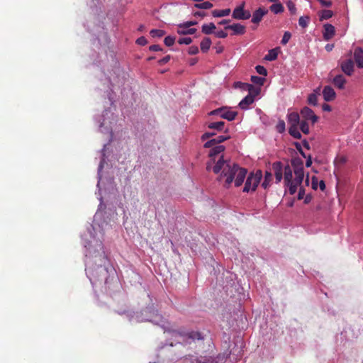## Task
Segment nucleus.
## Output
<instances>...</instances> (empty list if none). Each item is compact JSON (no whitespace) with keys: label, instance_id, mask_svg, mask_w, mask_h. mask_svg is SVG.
<instances>
[{"label":"nucleus","instance_id":"1","mask_svg":"<svg viewBox=\"0 0 363 363\" xmlns=\"http://www.w3.org/2000/svg\"><path fill=\"white\" fill-rule=\"evenodd\" d=\"M213 172L215 174L221 172L220 179L225 178L223 186L225 188H229L233 181L235 186L238 187L242 185L247 173L245 168L240 167L238 164L230 160H224L223 156L213 166Z\"/></svg>","mask_w":363,"mask_h":363},{"label":"nucleus","instance_id":"2","mask_svg":"<svg viewBox=\"0 0 363 363\" xmlns=\"http://www.w3.org/2000/svg\"><path fill=\"white\" fill-rule=\"evenodd\" d=\"M292 169L289 164L284 167V184L289 188V192L294 195L298 186H301L304 178V174H295V178L292 179Z\"/></svg>","mask_w":363,"mask_h":363},{"label":"nucleus","instance_id":"3","mask_svg":"<svg viewBox=\"0 0 363 363\" xmlns=\"http://www.w3.org/2000/svg\"><path fill=\"white\" fill-rule=\"evenodd\" d=\"M262 174L261 171H257L256 173L251 172L246 180L243 192H249L250 190L255 191L259 184Z\"/></svg>","mask_w":363,"mask_h":363},{"label":"nucleus","instance_id":"4","mask_svg":"<svg viewBox=\"0 0 363 363\" xmlns=\"http://www.w3.org/2000/svg\"><path fill=\"white\" fill-rule=\"evenodd\" d=\"M173 335L175 337L179 336L182 338V341L185 344H190V340L194 341L195 340H202L203 337L199 332L197 331H190L188 333H182L177 330L173 331Z\"/></svg>","mask_w":363,"mask_h":363},{"label":"nucleus","instance_id":"5","mask_svg":"<svg viewBox=\"0 0 363 363\" xmlns=\"http://www.w3.org/2000/svg\"><path fill=\"white\" fill-rule=\"evenodd\" d=\"M210 116H220L222 118L229 121H233L238 115V112L233 111L227 107H221L211 111Z\"/></svg>","mask_w":363,"mask_h":363},{"label":"nucleus","instance_id":"6","mask_svg":"<svg viewBox=\"0 0 363 363\" xmlns=\"http://www.w3.org/2000/svg\"><path fill=\"white\" fill-rule=\"evenodd\" d=\"M232 16L237 20H247L250 18L251 14L249 11L244 9V5H240L234 9Z\"/></svg>","mask_w":363,"mask_h":363},{"label":"nucleus","instance_id":"7","mask_svg":"<svg viewBox=\"0 0 363 363\" xmlns=\"http://www.w3.org/2000/svg\"><path fill=\"white\" fill-rule=\"evenodd\" d=\"M272 170L275 175L276 182L279 183L284 174V167L281 162H275L272 164Z\"/></svg>","mask_w":363,"mask_h":363},{"label":"nucleus","instance_id":"8","mask_svg":"<svg viewBox=\"0 0 363 363\" xmlns=\"http://www.w3.org/2000/svg\"><path fill=\"white\" fill-rule=\"evenodd\" d=\"M301 115L305 121H311L313 124L318 121V117L315 115L313 111L307 106H305L301 109Z\"/></svg>","mask_w":363,"mask_h":363},{"label":"nucleus","instance_id":"9","mask_svg":"<svg viewBox=\"0 0 363 363\" xmlns=\"http://www.w3.org/2000/svg\"><path fill=\"white\" fill-rule=\"evenodd\" d=\"M291 166L294 168V174H304L303 162L299 157H294L291 160Z\"/></svg>","mask_w":363,"mask_h":363},{"label":"nucleus","instance_id":"10","mask_svg":"<svg viewBox=\"0 0 363 363\" xmlns=\"http://www.w3.org/2000/svg\"><path fill=\"white\" fill-rule=\"evenodd\" d=\"M230 138V136L228 135H218L208 141H207L203 147L205 148H211V147L216 145H219L220 143L224 142L225 140H228Z\"/></svg>","mask_w":363,"mask_h":363},{"label":"nucleus","instance_id":"11","mask_svg":"<svg viewBox=\"0 0 363 363\" xmlns=\"http://www.w3.org/2000/svg\"><path fill=\"white\" fill-rule=\"evenodd\" d=\"M341 69L345 74L351 76L354 72V62L352 60L349 59L343 61L341 63Z\"/></svg>","mask_w":363,"mask_h":363},{"label":"nucleus","instance_id":"12","mask_svg":"<svg viewBox=\"0 0 363 363\" xmlns=\"http://www.w3.org/2000/svg\"><path fill=\"white\" fill-rule=\"evenodd\" d=\"M323 96L325 101H332L335 99L336 94L330 86H325L323 89Z\"/></svg>","mask_w":363,"mask_h":363},{"label":"nucleus","instance_id":"13","mask_svg":"<svg viewBox=\"0 0 363 363\" xmlns=\"http://www.w3.org/2000/svg\"><path fill=\"white\" fill-rule=\"evenodd\" d=\"M225 30L230 29L233 31V35H243L246 32V28L245 26L240 23H233L232 25H228L225 27Z\"/></svg>","mask_w":363,"mask_h":363},{"label":"nucleus","instance_id":"14","mask_svg":"<svg viewBox=\"0 0 363 363\" xmlns=\"http://www.w3.org/2000/svg\"><path fill=\"white\" fill-rule=\"evenodd\" d=\"M354 59L358 68H363V49L357 47L354 50Z\"/></svg>","mask_w":363,"mask_h":363},{"label":"nucleus","instance_id":"15","mask_svg":"<svg viewBox=\"0 0 363 363\" xmlns=\"http://www.w3.org/2000/svg\"><path fill=\"white\" fill-rule=\"evenodd\" d=\"M324 31H323V38L325 40H330L334 35L335 33V27L331 24H325L324 26Z\"/></svg>","mask_w":363,"mask_h":363},{"label":"nucleus","instance_id":"16","mask_svg":"<svg viewBox=\"0 0 363 363\" xmlns=\"http://www.w3.org/2000/svg\"><path fill=\"white\" fill-rule=\"evenodd\" d=\"M267 13V11L262 8L255 10L252 14V22L256 24L259 23Z\"/></svg>","mask_w":363,"mask_h":363},{"label":"nucleus","instance_id":"17","mask_svg":"<svg viewBox=\"0 0 363 363\" xmlns=\"http://www.w3.org/2000/svg\"><path fill=\"white\" fill-rule=\"evenodd\" d=\"M254 101V96L248 94L239 103V106L241 109H247L248 106L252 104Z\"/></svg>","mask_w":363,"mask_h":363},{"label":"nucleus","instance_id":"18","mask_svg":"<svg viewBox=\"0 0 363 363\" xmlns=\"http://www.w3.org/2000/svg\"><path fill=\"white\" fill-rule=\"evenodd\" d=\"M288 122L290 126H298L300 123L299 114L296 112H292L288 114Z\"/></svg>","mask_w":363,"mask_h":363},{"label":"nucleus","instance_id":"19","mask_svg":"<svg viewBox=\"0 0 363 363\" xmlns=\"http://www.w3.org/2000/svg\"><path fill=\"white\" fill-rule=\"evenodd\" d=\"M333 83L337 88L342 89L345 87L346 79L343 75L338 74L334 77Z\"/></svg>","mask_w":363,"mask_h":363},{"label":"nucleus","instance_id":"20","mask_svg":"<svg viewBox=\"0 0 363 363\" xmlns=\"http://www.w3.org/2000/svg\"><path fill=\"white\" fill-rule=\"evenodd\" d=\"M208 128L213 130H216L217 131H224L227 133L228 129H225V122L224 121H218L213 122L208 124Z\"/></svg>","mask_w":363,"mask_h":363},{"label":"nucleus","instance_id":"21","mask_svg":"<svg viewBox=\"0 0 363 363\" xmlns=\"http://www.w3.org/2000/svg\"><path fill=\"white\" fill-rule=\"evenodd\" d=\"M225 150V147L222 145H216L211 147V149L209 152V157L213 158V157L218 155Z\"/></svg>","mask_w":363,"mask_h":363},{"label":"nucleus","instance_id":"22","mask_svg":"<svg viewBox=\"0 0 363 363\" xmlns=\"http://www.w3.org/2000/svg\"><path fill=\"white\" fill-rule=\"evenodd\" d=\"M216 28V27L215 24L213 23H210L208 24H203L201 27V31L205 35H210L214 33Z\"/></svg>","mask_w":363,"mask_h":363},{"label":"nucleus","instance_id":"23","mask_svg":"<svg viewBox=\"0 0 363 363\" xmlns=\"http://www.w3.org/2000/svg\"><path fill=\"white\" fill-rule=\"evenodd\" d=\"M211 40L208 38V37H206L204 38L201 42V50L203 52H207L208 51V50L210 49V47L211 45Z\"/></svg>","mask_w":363,"mask_h":363},{"label":"nucleus","instance_id":"24","mask_svg":"<svg viewBox=\"0 0 363 363\" xmlns=\"http://www.w3.org/2000/svg\"><path fill=\"white\" fill-rule=\"evenodd\" d=\"M231 12L230 9H225L222 10H213L212 11V16L213 17H223L228 16Z\"/></svg>","mask_w":363,"mask_h":363},{"label":"nucleus","instance_id":"25","mask_svg":"<svg viewBox=\"0 0 363 363\" xmlns=\"http://www.w3.org/2000/svg\"><path fill=\"white\" fill-rule=\"evenodd\" d=\"M272 180V174L270 172L267 171L265 172L264 179L262 184V186L265 189H267L270 186Z\"/></svg>","mask_w":363,"mask_h":363},{"label":"nucleus","instance_id":"26","mask_svg":"<svg viewBox=\"0 0 363 363\" xmlns=\"http://www.w3.org/2000/svg\"><path fill=\"white\" fill-rule=\"evenodd\" d=\"M177 33L181 35H193L196 32V29L194 28H178Z\"/></svg>","mask_w":363,"mask_h":363},{"label":"nucleus","instance_id":"27","mask_svg":"<svg viewBox=\"0 0 363 363\" xmlns=\"http://www.w3.org/2000/svg\"><path fill=\"white\" fill-rule=\"evenodd\" d=\"M278 52L277 49L270 50L268 53L265 55L264 60L267 61H274L277 58Z\"/></svg>","mask_w":363,"mask_h":363},{"label":"nucleus","instance_id":"28","mask_svg":"<svg viewBox=\"0 0 363 363\" xmlns=\"http://www.w3.org/2000/svg\"><path fill=\"white\" fill-rule=\"evenodd\" d=\"M270 11L275 14L281 13L284 11V6L281 3H275L272 4L270 7Z\"/></svg>","mask_w":363,"mask_h":363},{"label":"nucleus","instance_id":"29","mask_svg":"<svg viewBox=\"0 0 363 363\" xmlns=\"http://www.w3.org/2000/svg\"><path fill=\"white\" fill-rule=\"evenodd\" d=\"M289 133L294 138L301 139V134L298 129V126H290Z\"/></svg>","mask_w":363,"mask_h":363},{"label":"nucleus","instance_id":"30","mask_svg":"<svg viewBox=\"0 0 363 363\" xmlns=\"http://www.w3.org/2000/svg\"><path fill=\"white\" fill-rule=\"evenodd\" d=\"M194 7L199 9H209L213 7V4L209 1H205L203 3H196L194 4Z\"/></svg>","mask_w":363,"mask_h":363},{"label":"nucleus","instance_id":"31","mask_svg":"<svg viewBox=\"0 0 363 363\" xmlns=\"http://www.w3.org/2000/svg\"><path fill=\"white\" fill-rule=\"evenodd\" d=\"M234 86L235 88H240L241 89H243V90H247V88H251L252 89L253 88V85L252 84H248V83H244V82H235L234 84Z\"/></svg>","mask_w":363,"mask_h":363},{"label":"nucleus","instance_id":"32","mask_svg":"<svg viewBox=\"0 0 363 363\" xmlns=\"http://www.w3.org/2000/svg\"><path fill=\"white\" fill-rule=\"evenodd\" d=\"M150 34L153 38H161L165 35V31L160 29H152L150 30Z\"/></svg>","mask_w":363,"mask_h":363},{"label":"nucleus","instance_id":"33","mask_svg":"<svg viewBox=\"0 0 363 363\" xmlns=\"http://www.w3.org/2000/svg\"><path fill=\"white\" fill-rule=\"evenodd\" d=\"M251 81L253 84L262 86L264 84V82L265 81V78L258 77V76H252L251 77Z\"/></svg>","mask_w":363,"mask_h":363},{"label":"nucleus","instance_id":"34","mask_svg":"<svg viewBox=\"0 0 363 363\" xmlns=\"http://www.w3.org/2000/svg\"><path fill=\"white\" fill-rule=\"evenodd\" d=\"M308 103L311 105L316 106L318 104V97L316 94L312 93L308 97Z\"/></svg>","mask_w":363,"mask_h":363},{"label":"nucleus","instance_id":"35","mask_svg":"<svg viewBox=\"0 0 363 363\" xmlns=\"http://www.w3.org/2000/svg\"><path fill=\"white\" fill-rule=\"evenodd\" d=\"M310 18L308 16H301L298 19V24L302 28L308 26Z\"/></svg>","mask_w":363,"mask_h":363},{"label":"nucleus","instance_id":"36","mask_svg":"<svg viewBox=\"0 0 363 363\" xmlns=\"http://www.w3.org/2000/svg\"><path fill=\"white\" fill-rule=\"evenodd\" d=\"M300 129L304 134L309 133V126L306 121H301L300 123Z\"/></svg>","mask_w":363,"mask_h":363},{"label":"nucleus","instance_id":"37","mask_svg":"<svg viewBox=\"0 0 363 363\" xmlns=\"http://www.w3.org/2000/svg\"><path fill=\"white\" fill-rule=\"evenodd\" d=\"M196 24H197L196 21H189L184 22L183 23L179 24L178 27L179 28H190L191 26H195Z\"/></svg>","mask_w":363,"mask_h":363},{"label":"nucleus","instance_id":"38","mask_svg":"<svg viewBox=\"0 0 363 363\" xmlns=\"http://www.w3.org/2000/svg\"><path fill=\"white\" fill-rule=\"evenodd\" d=\"M333 16V12L330 10H323L320 16V20H327Z\"/></svg>","mask_w":363,"mask_h":363},{"label":"nucleus","instance_id":"39","mask_svg":"<svg viewBox=\"0 0 363 363\" xmlns=\"http://www.w3.org/2000/svg\"><path fill=\"white\" fill-rule=\"evenodd\" d=\"M255 69L258 74L262 76H267V69L262 65H257L255 67Z\"/></svg>","mask_w":363,"mask_h":363},{"label":"nucleus","instance_id":"40","mask_svg":"<svg viewBox=\"0 0 363 363\" xmlns=\"http://www.w3.org/2000/svg\"><path fill=\"white\" fill-rule=\"evenodd\" d=\"M174 42H175V38L170 36V35L167 36L164 40V43L165 45H167L168 47L173 45Z\"/></svg>","mask_w":363,"mask_h":363},{"label":"nucleus","instance_id":"41","mask_svg":"<svg viewBox=\"0 0 363 363\" xmlns=\"http://www.w3.org/2000/svg\"><path fill=\"white\" fill-rule=\"evenodd\" d=\"M291 37V34L289 31H286L283 35V38L281 39V44L286 45L290 40Z\"/></svg>","mask_w":363,"mask_h":363},{"label":"nucleus","instance_id":"42","mask_svg":"<svg viewBox=\"0 0 363 363\" xmlns=\"http://www.w3.org/2000/svg\"><path fill=\"white\" fill-rule=\"evenodd\" d=\"M286 6H287L288 9L289 10V11L291 12V14H295L296 13V6L294 4V2H292L291 1H289L286 3Z\"/></svg>","mask_w":363,"mask_h":363},{"label":"nucleus","instance_id":"43","mask_svg":"<svg viewBox=\"0 0 363 363\" xmlns=\"http://www.w3.org/2000/svg\"><path fill=\"white\" fill-rule=\"evenodd\" d=\"M277 130L281 133L285 130V123L284 121H279L277 125Z\"/></svg>","mask_w":363,"mask_h":363},{"label":"nucleus","instance_id":"44","mask_svg":"<svg viewBox=\"0 0 363 363\" xmlns=\"http://www.w3.org/2000/svg\"><path fill=\"white\" fill-rule=\"evenodd\" d=\"M192 42V39L189 37L186 38H181L178 40V43L180 45L185 44V45H189Z\"/></svg>","mask_w":363,"mask_h":363},{"label":"nucleus","instance_id":"45","mask_svg":"<svg viewBox=\"0 0 363 363\" xmlns=\"http://www.w3.org/2000/svg\"><path fill=\"white\" fill-rule=\"evenodd\" d=\"M294 146L296 147V150L299 152V153L304 157V158H306L307 156L306 155V154L304 153V152L302 150V147H301V145L298 143V142H296L294 143Z\"/></svg>","mask_w":363,"mask_h":363},{"label":"nucleus","instance_id":"46","mask_svg":"<svg viewBox=\"0 0 363 363\" xmlns=\"http://www.w3.org/2000/svg\"><path fill=\"white\" fill-rule=\"evenodd\" d=\"M199 52V48L196 45H192L191 47H189V50H188V53L189 55H196L197 53Z\"/></svg>","mask_w":363,"mask_h":363},{"label":"nucleus","instance_id":"47","mask_svg":"<svg viewBox=\"0 0 363 363\" xmlns=\"http://www.w3.org/2000/svg\"><path fill=\"white\" fill-rule=\"evenodd\" d=\"M216 135V133L215 132H206L203 135H202L201 140H206Z\"/></svg>","mask_w":363,"mask_h":363},{"label":"nucleus","instance_id":"48","mask_svg":"<svg viewBox=\"0 0 363 363\" xmlns=\"http://www.w3.org/2000/svg\"><path fill=\"white\" fill-rule=\"evenodd\" d=\"M247 91H248V94H252L254 96V98L259 94V89H257L253 86L252 89L247 88Z\"/></svg>","mask_w":363,"mask_h":363},{"label":"nucleus","instance_id":"49","mask_svg":"<svg viewBox=\"0 0 363 363\" xmlns=\"http://www.w3.org/2000/svg\"><path fill=\"white\" fill-rule=\"evenodd\" d=\"M136 43L140 45H145L147 43V40L144 36H141L137 39Z\"/></svg>","mask_w":363,"mask_h":363},{"label":"nucleus","instance_id":"50","mask_svg":"<svg viewBox=\"0 0 363 363\" xmlns=\"http://www.w3.org/2000/svg\"><path fill=\"white\" fill-rule=\"evenodd\" d=\"M311 185H312V189H314V190H316L318 189V179L316 177L313 176L312 177V183H311Z\"/></svg>","mask_w":363,"mask_h":363},{"label":"nucleus","instance_id":"51","mask_svg":"<svg viewBox=\"0 0 363 363\" xmlns=\"http://www.w3.org/2000/svg\"><path fill=\"white\" fill-rule=\"evenodd\" d=\"M214 33L215 35L219 38H225L228 36V33L223 30L217 31Z\"/></svg>","mask_w":363,"mask_h":363},{"label":"nucleus","instance_id":"52","mask_svg":"<svg viewBox=\"0 0 363 363\" xmlns=\"http://www.w3.org/2000/svg\"><path fill=\"white\" fill-rule=\"evenodd\" d=\"M304 196H305V189L303 186H300L297 198L298 200H301L304 198Z\"/></svg>","mask_w":363,"mask_h":363},{"label":"nucleus","instance_id":"53","mask_svg":"<svg viewBox=\"0 0 363 363\" xmlns=\"http://www.w3.org/2000/svg\"><path fill=\"white\" fill-rule=\"evenodd\" d=\"M170 58H171L170 55H167L164 57H163L162 59L158 61V63L160 65H165L166 63H167L170 60Z\"/></svg>","mask_w":363,"mask_h":363},{"label":"nucleus","instance_id":"54","mask_svg":"<svg viewBox=\"0 0 363 363\" xmlns=\"http://www.w3.org/2000/svg\"><path fill=\"white\" fill-rule=\"evenodd\" d=\"M149 50L154 52L162 50V48L159 45H152L150 46Z\"/></svg>","mask_w":363,"mask_h":363},{"label":"nucleus","instance_id":"55","mask_svg":"<svg viewBox=\"0 0 363 363\" xmlns=\"http://www.w3.org/2000/svg\"><path fill=\"white\" fill-rule=\"evenodd\" d=\"M319 1L320 2V4L324 6H326V7H329L331 6V2L329 1H325V0H319Z\"/></svg>","mask_w":363,"mask_h":363},{"label":"nucleus","instance_id":"56","mask_svg":"<svg viewBox=\"0 0 363 363\" xmlns=\"http://www.w3.org/2000/svg\"><path fill=\"white\" fill-rule=\"evenodd\" d=\"M306 159H307V160H306V166L307 167H310L311 166V164H312L311 156V155L307 156Z\"/></svg>","mask_w":363,"mask_h":363},{"label":"nucleus","instance_id":"57","mask_svg":"<svg viewBox=\"0 0 363 363\" xmlns=\"http://www.w3.org/2000/svg\"><path fill=\"white\" fill-rule=\"evenodd\" d=\"M303 199H304L305 203H309L312 200V196H311V195L308 194Z\"/></svg>","mask_w":363,"mask_h":363},{"label":"nucleus","instance_id":"58","mask_svg":"<svg viewBox=\"0 0 363 363\" xmlns=\"http://www.w3.org/2000/svg\"><path fill=\"white\" fill-rule=\"evenodd\" d=\"M194 16L204 17L206 16V13L203 11H196L194 13Z\"/></svg>","mask_w":363,"mask_h":363},{"label":"nucleus","instance_id":"59","mask_svg":"<svg viewBox=\"0 0 363 363\" xmlns=\"http://www.w3.org/2000/svg\"><path fill=\"white\" fill-rule=\"evenodd\" d=\"M323 111H331V107L330 105L327 104H324L323 105Z\"/></svg>","mask_w":363,"mask_h":363},{"label":"nucleus","instance_id":"60","mask_svg":"<svg viewBox=\"0 0 363 363\" xmlns=\"http://www.w3.org/2000/svg\"><path fill=\"white\" fill-rule=\"evenodd\" d=\"M302 143H303V147L306 149L310 150L311 147H310L309 143L306 140H303Z\"/></svg>","mask_w":363,"mask_h":363},{"label":"nucleus","instance_id":"61","mask_svg":"<svg viewBox=\"0 0 363 363\" xmlns=\"http://www.w3.org/2000/svg\"><path fill=\"white\" fill-rule=\"evenodd\" d=\"M318 185H319L320 189L322 191H324V190H325V182H324V181H323V180L320 181V182H319Z\"/></svg>","mask_w":363,"mask_h":363},{"label":"nucleus","instance_id":"62","mask_svg":"<svg viewBox=\"0 0 363 363\" xmlns=\"http://www.w3.org/2000/svg\"><path fill=\"white\" fill-rule=\"evenodd\" d=\"M216 53H221L223 51V46H216Z\"/></svg>","mask_w":363,"mask_h":363},{"label":"nucleus","instance_id":"63","mask_svg":"<svg viewBox=\"0 0 363 363\" xmlns=\"http://www.w3.org/2000/svg\"><path fill=\"white\" fill-rule=\"evenodd\" d=\"M230 21V20H227V19H224V20H222L220 21L218 24L219 25H225V24H228L229 23Z\"/></svg>","mask_w":363,"mask_h":363},{"label":"nucleus","instance_id":"64","mask_svg":"<svg viewBox=\"0 0 363 363\" xmlns=\"http://www.w3.org/2000/svg\"><path fill=\"white\" fill-rule=\"evenodd\" d=\"M333 48V45L332 44H328L325 46V50L328 52L331 51Z\"/></svg>","mask_w":363,"mask_h":363}]
</instances>
